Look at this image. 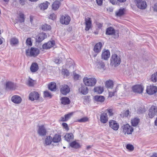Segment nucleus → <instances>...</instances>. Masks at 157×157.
<instances>
[{"label": "nucleus", "mask_w": 157, "mask_h": 157, "mask_svg": "<svg viewBox=\"0 0 157 157\" xmlns=\"http://www.w3.org/2000/svg\"><path fill=\"white\" fill-rule=\"evenodd\" d=\"M84 85L87 86L93 87L95 86L97 82L96 78L94 77H84L83 80Z\"/></svg>", "instance_id": "1"}, {"label": "nucleus", "mask_w": 157, "mask_h": 157, "mask_svg": "<svg viewBox=\"0 0 157 157\" xmlns=\"http://www.w3.org/2000/svg\"><path fill=\"white\" fill-rule=\"evenodd\" d=\"M121 62V59L119 56L116 54H113L111 57L110 65L115 67L119 65Z\"/></svg>", "instance_id": "2"}, {"label": "nucleus", "mask_w": 157, "mask_h": 157, "mask_svg": "<svg viewBox=\"0 0 157 157\" xmlns=\"http://www.w3.org/2000/svg\"><path fill=\"white\" fill-rule=\"evenodd\" d=\"M122 132L124 135L131 134L133 131V129L132 126L128 124L123 125L121 127Z\"/></svg>", "instance_id": "3"}, {"label": "nucleus", "mask_w": 157, "mask_h": 157, "mask_svg": "<svg viewBox=\"0 0 157 157\" xmlns=\"http://www.w3.org/2000/svg\"><path fill=\"white\" fill-rule=\"evenodd\" d=\"M39 53V50L36 48H31L26 50V54L27 56H36Z\"/></svg>", "instance_id": "4"}, {"label": "nucleus", "mask_w": 157, "mask_h": 157, "mask_svg": "<svg viewBox=\"0 0 157 157\" xmlns=\"http://www.w3.org/2000/svg\"><path fill=\"white\" fill-rule=\"evenodd\" d=\"M135 2L139 9L144 10L146 8L147 3L145 1L143 0H135Z\"/></svg>", "instance_id": "5"}, {"label": "nucleus", "mask_w": 157, "mask_h": 157, "mask_svg": "<svg viewBox=\"0 0 157 157\" xmlns=\"http://www.w3.org/2000/svg\"><path fill=\"white\" fill-rule=\"evenodd\" d=\"M71 21L70 17L67 15H62L60 17V22L62 24L68 25Z\"/></svg>", "instance_id": "6"}, {"label": "nucleus", "mask_w": 157, "mask_h": 157, "mask_svg": "<svg viewBox=\"0 0 157 157\" xmlns=\"http://www.w3.org/2000/svg\"><path fill=\"white\" fill-rule=\"evenodd\" d=\"M148 115L150 118L157 116V107L154 105L152 106L149 109Z\"/></svg>", "instance_id": "7"}, {"label": "nucleus", "mask_w": 157, "mask_h": 157, "mask_svg": "<svg viewBox=\"0 0 157 157\" xmlns=\"http://www.w3.org/2000/svg\"><path fill=\"white\" fill-rule=\"evenodd\" d=\"M157 92V87L156 86L150 85L147 87L146 92L148 94L152 95Z\"/></svg>", "instance_id": "8"}, {"label": "nucleus", "mask_w": 157, "mask_h": 157, "mask_svg": "<svg viewBox=\"0 0 157 157\" xmlns=\"http://www.w3.org/2000/svg\"><path fill=\"white\" fill-rule=\"evenodd\" d=\"M109 125L110 128L115 131L118 130L119 126V124L115 121L113 120L109 121Z\"/></svg>", "instance_id": "9"}, {"label": "nucleus", "mask_w": 157, "mask_h": 157, "mask_svg": "<svg viewBox=\"0 0 157 157\" xmlns=\"http://www.w3.org/2000/svg\"><path fill=\"white\" fill-rule=\"evenodd\" d=\"M37 133L40 136H44L46 135L47 130L44 125H41L38 126Z\"/></svg>", "instance_id": "10"}, {"label": "nucleus", "mask_w": 157, "mask_h": 157, "mask_svg": "<svg viewBox=\"0 0 157 157\" xmlns=\"http://www.w3.org/2000/svg\"><path fill=\"white\" fill-rule=\"evenodd\" d=\"M60 91L62 94L65 95L70 91L69 87L67 85H63L61 86Z\"/></svg>", "instance_id": "11"}, {"label": "nucleus", "mask_w": 157, "mask_h": 157, "mask_svg": "<svg viewBox=\"0 0 157 157\" xmlns=\"http://www.w3.org/2000/svg\"><path fill=\"white\" fill-rule=\"evenodd\" d=\"M39 97V94L38 92L33 91L30 93L29 96V98L31 101L38 100Z\"/></svg>", "instance_id": "12"}, {"label": "nucleus", "mask_w": 157, "mask_h": 157, "mask_svg": "<svg viewBox=\"0 0 157 157\" xmlns=\"http://www.w3.org/2000/svg\"><path fill=\"white\" fill-rule=\"evenodd\" d=\"M85 85H81L78 89L79 92L83 95L87 94L89 91V89Z\"/></svg>", "instance_id": "13"}, {"label": "nucleus", "mask_w": 157, "mask_h": 157, "mask_svg": "<svg viewBox=\"0 0 157 157\" xmlns=\"http://www.w3.org/2000/svg\"><path fill=\"white\" fill-rule=\"evenodd\" d=\"M132 89L133 91L134 92L141 93L143 92L144 88L141 85H136L133 86L132 87Z\"/></svg>", "instance_id": "14"}, {"label": "nucleus", "mask_w": 157, "mask_h": 157, "mask_svg": "<svg viewBox=\"0 0 157 157\" xmlns=\"http://www.w3.org/2000/svg\"><path fill=\"white\" fill-rule=\"evenodd\" d=\"M11 101L14 103L19 104L21 102L22 99L21 97L19 96L15 95L11 97Z\"/></svg>", "instance_id": "15"}, {"label": "nucleus", "mask_w": 157, "mask_h": 157, "mask_svg": "<svg viewBox=\"0 0 157 157\" xmlns=\"http://www.w3.org/2000/svg\"><path fill=\"white\" fill-rule=\"evenodd\" d=\"M85 24L86 25L85 30L88 31L91 27L92 22L91 18L89 17H87L85 19Z\"/></svg>", "instance_id": "16"}, {"label": "nucleus", "mask_w": 157, "mask_h": 157, "mask_svg": "<svg viewBox=\"0 0 157 157\" xmlns=\"http://www.w3.org/2000/svg\"><path fill=\"white\" fill-rule=\"evenodd\" d=\"M53 141L52 138L50 136H46L43 142L44 146L50 145Z\"/></svg>", "instance_id": "17"}, {"label": "nucleus", "mask_w": 157, "mask_h": 157, "mask_svg": "<svg viewBox=\"0 0 157 157\" xmlns=\"http://www.w3.org/2000/svg\"><path fill=\"white\" fill-rule=\"evenodd\" d=\"M110 56V52L108 50L103 51L101 57L102 59L106 60L108 59Z\"/></svg>", "instance_id": "18"}, {"label": "nucleus", "mask_w": 157, "mask_h": 157, "mask_svg": "<svg viewBox=\"0 0 157 157\" xmlns=\"http://www.w3.org/2000/svg\"><path fill=\"white\" fill-rule=\"evenodd\" d=\"M100 121L103 123H105L108 121L107 113H102L100 116Z\"/></svg>", "instance_id": "19"}, {"label": "nucleus", "mask_w": 157, "mask_h": 157, "mask_svg": "<svg viewBox=\"0 0 157 157\" xmlns=\"http://www.w3.org/2000/svg\"><path fill=\"white\" fill-rule=\"evenodd\" d=\"M55 44L54 41H48L47 43L43 44L42 47L44 49H47L53 47Z\"/></svg>", "instance_id": "20"}, {"label": "nucleus", "mask_w": 157, "mask_h": 157, "mask_svg": "<svg viewBox=\"0 0 157 157\" xmlns=\"http://www.w3.org/2000/svg\"><path fill=\"white\" fill-rule=\"evenodd\" d=\"M47 37L46 34L44 33H41L38 35V38L36 39V41L40 43Z\"/></svg>", "instance_id": "21"}, {"label": "nucleus", "mask_w": 157, "mask_h": 157, "mask_svg": "<svg viewBox=\"0 0 157 157\" xmlns=\"http://www.w3.org/2000/svg\"><path fill=\"white\" fill-rule=\"evenodd\" d=\"M102 46V44L101 42L97 43L94 48V51L95 52L97 53L101 51Z\"/></svg>", "instance_id": "22"}, {"label": "nucleus", "mask_w": 157, "mask_h": 157, "mask_svg": "<svg viewBox=\"0 0 157 157\" xmlns=\"http://www.w3.org/2000/svg\"><path fill=\"white\" fill-rule=\"evenodd\" d=\"M94 91L97 94H101L104 91L103 87L101 86H98L95 87L94 89Z\"/></svg>", "instance_id": "23"}, {"label": "nucleus", "mask_w": 157, "mask_h": 157, "mask_svg": "<svg viewBox=\"0 0 157 157\" xmlns=\"http://www.w3.org/2000/svg\"><path fill=\"white\" fill-rule=\"evenodd\" d=\"M73 113L71 112L65 114L64 115V117H61V121H66L68 120L72 116Z\"/></svg>", "instance_id": "24"}, {"label": "nucleus", "mask_w": 157, "mask_h": 157, "mask_svg": "<svg viewBox=\"0 0 157 157\" xmlns=\"http://www.w3.org/2000/svg\"><path fill=\"white\" fill-rule=\"evenodd\" d=\"M38 66L36 63H33L32 64L30 67V70L32 72H35L38 70Z\"/></svg>", "instance_id": "25"}, {"label": "nucleus", "mask_w": 157, "mask_h": 157, "mask_svg": "<svg viewBox=\"0 0 157 157\" xmlns=\"http://www.w3.org/2000/svg\"><path fill=\"white\" fill-rule=\"evenodd\" d=\"M65 139L67 141H70L71 140L73 139L74 136L72 133H67L64 136Z\"/></svg>", "instance_id": "26"}, {"label": "nucleus", "mask_w": 157, "mask_h": 157, "mask_svg": "<svg viewBox=\"0 0 157 157\" xmlns=\"http://www.w3.org/2000/svg\"><path fill=\"white\" fill-rule=\"evenodd\" d=\"M61 103L64 105L69 104L70 102V101L69 98L67 97H62L61 99Z\"/></svg>", "instance_id": "27"}, {"label": "nucleus", "mask_w": 157, "mask_h": 157, "mask_svg": "<svg viewBox=\"0 0 157 157\" xmlns=\"http://www.w3.org/2000/svg\"><path fill=\"white\" fill-rule=\"evenodd\" d=\"M83 99V103L85 105H86L89 103L91 101L90 96H85L82 97Z\"/></svg>", "instance_id": "28"}, {"label": "nucleus", "mask_w": 157, "mask_h": 157, "mask_svg": "<svg viewBox=\"0 0 157 157\" xmlns=\"http://www.w3.org/2000/svg\"><path fill=\"white\" fill-rule=\"evenodd\" d=\"M94 100L96 101H99L100 102H102L104 101L105 98L103 96H98L96 95L94 97Z\"/></svg>", "instance_id": "29"}, {"label": "nucleus", "mask_w": 157, "mask_h": 157, "mask_svg": "<svg viewBox=\"0 0 157 157\" xmlns=\"http://www.w3.org/2000/svg\"><path fill=\"white\" fill-rule=\"evenodd\" d=\"M60 4L59 1H55L52 5V9L55 10H57L59 7Z\"/></svg>", "instance_id": "30"}, {"label": "nucleus", "mask_w": 157, "mask_h": 157, "mask_svg": "<svg viewBox=\"0 0 157 157\" xmlns=\"http://www.w3.org/2000/svg\"><path fill=\"white\" fill-rule=\"evenodd\" d=\"M115 33V30L112 27L108 28L106 30V33L107 35H112L114 34Z\"/></svg>", "instance_id": "31"}, {"label": "nucleus", "mask_w": 157, "mask_h": 157, "mask_svg": "<svg viewBox=\"0 0 157 157\" xmlns=\"http://www.w3.org/2000/svg\"><path fill=\"white\" fill-rule=\"evenodd\" d=\"M48 88L52 91H55L56 89V84L55 82H52L48 86Z\"/></svg>", "instance_id": "32"}, {"label": "nucleus", "mask_w": 157, "mask_h": 157, "mask_svg": "<svg viewBox=\"0 0 157 157\" xmlns=\"http://www.w3.org/2000/svg\"><path fill=\"white\" fill-rule=\"evenodd\" d=\"M6 89L9 90H13L14 88V84L11 82H8L6 84Z\"/></svg>", "instance_id": "33"}, {"label": "nucleus", "mask_w": 157, "mask_h": 157, "mask_svg": "<svg viewBox=\"0 0 157 157\" xmlns=\"http://www.w3.org/2000/svg\"><path fill=\"white\" fill-rule=\"evenodd\" d=\"M18 18V21H19L20 23L24 22L25 20V17L24 14L20 13Z\"/></svg>", "instance_id": "34"}, {"label": "nucleus", "mask_w": 157, "mask_h": 157, "mask_svg": "<svg viewBox=\"0 0 157 157\" xmlns=\"http://www.w3.org/2000/svg\"><path fill=\"white\" fill-rule=\"evenodd\" d=\"M61 140V136L58 135H56L52 138L53 142L54 143H58Z\"/></svg>", "instance_id": "35"}, {"label": "nucleus", "mask_w": 157, "mask_h": 157, "mask_svg": "<svg viewBox=\"0 0 157 157\" xmlns=\"http://www.w3.org/2000/svg\"><path fill=\"white\" fill-rule=\"evenodd\" d=\"M70 146L72 147L75 148H78L80 147L79 144L75 141H73L70 144Z\"/></svg>", "instance_id": "36"}, {"label": "nucleus", "mask_w": 157, "mask_h": 157, "mask_svg": "<svg viewBox=\"0 0 157 157\" xmlns=\"http://www.w3.org/2000/svg\"><path fill=\"white\" fill-rule=\"evenodd\" d=\"M48 6V2L47 1H46L45 2L42 3H41L39 6V7L40 8V9L43 10L47 9Z\"/></svg>", "instance_id": "37"}, {"label": "nucleus", "mask_w": 157, "mask_h": 157, "mask_svg": "<svg viewBox=\"0 0 157 157\" xmlns=\"http://www.w3.org/2000/svg\"><path fill=\"white\" fill-rule=\"evenodd\" d=\"M113 82L112 80L106 81L105 83L106 87L109 88H112L113 86Z\"/></svg>", "instance_id": "38"}, {"label": "nucleus", "mask_w": 157, "mask_h": 157, "mask_svg": "<svg viewBox=\"0 0 157 157\" xmlns=\"http://www.w3.org/2000/svg\"><path fill=\"white\" fill-rule=\"evenodd\" d=\"M10 44L13 46L18 43V40L15 37L12 38L10 40Z\"/></svg>", "instance_id": "39"}, {"label": "nucleus", "mask_w": 157, "mask_h": 157, "mask_svg": "<svg viewBox=\"0 0 157 157\" xmlns=\"http://www.w3.org/2000/svg\"><path fill=\"white\" fill-rule=\"evenodd\" d=\"M124 8L120 9L116 13V15L117 16L120 17L124 14Z\"/></svg>", "instance_id": "40"}, {"label": "nucleus", "mask_w": 157, "mask_h": 157, "mask_svg": "<svg viewBox=\"0 0 157 157\" xmlns=\"http://www.w3.org/2000/svg\"><path fill=\"white\" fill-rule=\"evenodd\" d=\"M151 80L153 82H155L157 81V72L151 75Z\"/></svg>", "instance_id": "41"}, {"label": "nucleus", "mask_w": 157, "mask_h": 157, "mask_svg": "<svg viewBox=\"0 0 157 157\" xmlns=\"http://www.w3.org/2000/svg\"><path fill=\"white\" fill-rule=\"evenodd\" d=\"M139 122V119L138 118H136L132 120V125L134 126H137Z\"/></svg>", "instance_id": "42"}, {"label": "nucleus", "mask_w": 157, "mask_h": 157, "mask_svg": "<svg viewBox=\"0 0 157 157\" xmlns=\"http://www.w3.org/2000/svg\"><path fill=\"white\" fill-rule=\"evenodd\" d=\"M41 29L44 31H47L50 29L51 27L49 25L45 24L41 26Z\"/></svg>", "instance_id": "43"}, {"label": "nucleus", "mask_w": 157, "mask_h": 157, "mask_svg": "<svg viewBox=\"0 0 157 157\" xmlns=\"http://www.w3.org/2000/svg\"><path fill=\"white\" fill-rule=\"evenodd\" d=\"M35 81L33 80L30 78H29L28 80L27 84L29 86H34L35 84Z\"/></svg>", "instance_id": "44"}, {"label": "nucleus", "mask_w": 157, "mask_h": 157, "mask_svg": "<svg viewBox=\"0 0 157 157\" xmlns=\"http://www.w3.org/2000/svg\"><path fill=\"white\" fill-rule=\"evenodd\" d=\"M98 67L99 69H104L105 65L103 62L102 61H99L97 64Z\"/></svg>", "instance_id": "45"}, {"label": "nucleus", "mask_w": 157, "mask_h": 157, "mask_svg": "<svg viewBox=\"0 0 157 157\" xmlns=\"http://www.w3.org/2000/svg\"><path fill=\"white\" fill-rule=\"evenodd\" d=\"M88 118L86 117H83L80 119H78L77 121L79 122H85L88 121Z\"/></svg>", "instance_id": "46"}, {"label": "nucleus", "mask_w": 157, "mask_h": 157, "mask_svg": "<svg viewBox=\"0 0 157 157\" xmlns=\"http://www.w3.org/2000/svg\"><path fill=\"white\" fill-rule=\"evenodd\" d=\"M26 45L31 46L32 45V43L31 41V38H28L26 40Z\"/></svg>", "instance_id": "47"}, {"label": "nucleus", "mask_w": 157, "mask_h": 157, "mask_svg": "<svg viewBox=\"0 0 157 157\" xmlns=\"http://www.w3.org/2000/svg\"><path fill=\"white\" fill-rule=\"evenodd\" d=\"M126 148L130 151H132L133 150L134 147L133 146L130 144H128L127 145Z\"/></svg>", "instance_id": "48"}, {"label": "nucleus", "mask_w": 157, "mask_h": 157, "mask_svg": "<svg viewBox=\"0 0 157 157\" xmlns=\"http://www.w3.org/2000/svg\"><path fill=\"white\" fill-rule=\"evenodd\" d=\"M44 95L45 97H49L51 98L52 96L51 94L48 91H45L44 92Z\"/></svg>", "instance_id": "49"}, {"label": "nucleus", "mask_w": 157, "mask_h": 157, "mask_svg": "<svg viewBox=\"0 0 157 157\" xmlns=\"http://www.w3.org/2000/svg\"><path fill=\"white\" fill-rule=\"evenodd\" d=\"M63 74L64 75H66V76H68L69 75V72L67 69H63L62 71Z\"/></svg>", "instance_id": "50"}, {"label": "nucleus", "mask_w": 157, "mask_h": 157, "mask_svg": "<svg viewBox=\"0 0 157 157\" xmlns=\"http://www.w3.org/2000/svg\"><path fill=\"white\" fill-rule=\"evenodd\" d=\"M117 92V90L116 89H115L113 91V92H109V96L110 97H111L115 95L116 94V93Z\"/></svg>", "instance_id": "51"}, {"label": "nucleus", "mask_w": 157, "mask_h": 157, "mask_svg": "<svg viewBox=\"0 0 157 157\" xmlns=\"http://www.w3.org/2000/svg\"><path fill=\"white\" fill-rule=\"evenodd\" d=\"M107 111L109 116H111L113 115V109H107Z\"/></svg>", "instance_id": "52"}, {"label": "nucleus", "mask_w": 157, "mask_h": 157, "mask_svg": "<svg viewBox=\"0 0 157 157\" xmlns=\"http://www.w3.org/2000/svg\"><path fill=\"white\" fill-rule=\"evenodd\" d=\"M55 17L56 15L55 14L53 13L50 14L49 16V18L52 20H54V19H55Z\"/></svg>", "instance_id": "53"}, {"label": "nucleus", "mask_w": 157, "mask_h": 157, "mask_svg": "<svg viewBox=\"0 0 157 157\" xmlns=\"http://www.w3.org/2000/svg\"><path fill=\"white\" fill-rule=\"evenodd\" d=\"M62 125L63 127L66 130H69V128L68 127L67 124L65 123H62Z\"/></svg>", "instance_id": "54"}, {"label": "nucleus", "mask_w": 157, "mask_h": 157, "mask_svg": "<svg viewBox=\"0 0 157 157\" xmlns=\"http://www.w3.org/2000/svg\"><path fill=\"white\" fill-rule=\"evenodd\" d=\"M61 59L56 58L55 59V62L56 63L59 64L61 62Z\"/></svg>", "instance_id": "55"}, {"label": "nucleus", "mask_w": 157, "mask_h": 157, "mask_svg": "<svg viewBox=\"0 0 157 157\" xmlns=\"http://www.w3.org/2000/svg\"><path fill=\"white\" fill-rule=\"evenodd\" d=\"M20 4L22 6H23L25 4V0H19Z\"/></svg>", "instance_id": "56"}, {"label": "nucleus", "mask_w": 157, "mask_h": 157, "mask_svg": "<svg viewBox=\"0 0 157 157\" xmlns=\"http://www.w3.org/2000/svg\"><path fill=\"white\" fill-rule=\"evenodd\" d=\"M103 0H96V2L98 5L101 6L102 4Z\"/></svg>", "instance_id": "57"}, {"label": "nucleus", "mask_w": 157, "mask_h": 157, "mask_svg": "<svg viewBox=\"0 0 157 157\" xmlns=\"http://www.w3.org/2000/svg\"><path fill=\"white\" fill-rule=\"evenodd\" d=\"M126 87V86H125L124 87V89L125 91V92H124L123 94H126V93H128V92L129 90V86L127 88Z\"/></svg>", "instance_id": "58"}, {"label": "nucleus", "mask_w": 157, "mask_h": 157, "mask_svg": "<svg viewBox=\"0 0 157 157\" xmlns=\"http://www.w3.org/2000/svg\"><path fill=\"white\" fill-rule=\"evenodd\" d=\"M33 18L34 17L33 16H30V21L31 22L32 25L33 24Z\"/></svg>", "instance_id": "59"}, {"label": "nucleus", "mask_w": 157, "mask_h": 157, "mask_svg": "<svg viewBox=\"0 0 157 157\" xmlns=\"http://www.w3.org/2000/svg\"><path fill=\"white\" fill-rule=\"evenodd\" d=\"M129 111L128 110H127L124 113V115L125 117H128L129 114Z\"/></svg>", "instance_id": "60"}, {"label": "nucleus", "mask_w": 157, "mask_h": 157, "mask_svg": "<svg viewBox=\"0 0 157 157\" xmlns=\"http://www.w3.org/2000/svg\"><path fill=\"white\" fill-rule=\"evenodd\" d=\"M155 11L157 12V3L155 4L153 7Z\"/></svg>", "instance_id": "61"}, {"label": "nucleus", "mask_w": 157, "mask_h": 157, "mask_svg": "<svg viewBox=\"0 0 157 157\" xmlns=\"http://www.w3.org/2000/svg\"><path fill=\"white\" fill-rule=\"evenodd\" d=\"M79 78V75L77 74L74 75V78L75 79H78Z\"/></svg>", "instance_id": "62"}, {"label": "nucleus", "mask_w": 157, "mask_h": 157, "mask_svg": "<svg viewBox=\"0 0 157 157\" xmlns=\"http://www.w3.org/2000/svg\"><path fill=\"white\" fill-rule=\"evenodd\" d=\"M97 25L99 28H101L102 26V24L98 22L97 23Z\"/></svg>", "instance_id": "63"}, {"label": "nucleus", "mask_w": 157, "mask_h": 157, "mask_svg": "<svg viewBox=\"0 0 157 157\" xmlns=\"http://www.w3.org/2000/svg\"><path fill=\"white\" fill-rule=\"evenodd\" d=\"M150 157H157V153H154Z\"/></svg>", "instance_id": "64"}]
</instances>
